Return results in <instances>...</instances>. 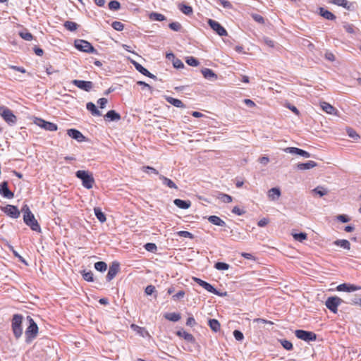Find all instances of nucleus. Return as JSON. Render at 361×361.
<instances>
[{"mask_svg": "<svg viewBox=\"0 0 361 361\" xmlns=\"http://www.w3.org/2000/svg\"><path fill=\"white\" fill-rule=\"evenodd\" d=\"M219 1L224 8H232V4L228 0H219Z\"/></svg>", "mask_w": 361, "mask_h": 361, "instance_id": "64", "label": "nucleus"}, {"mask_svg": "<svg viewBox=\"0 0 361 361\" xmlns=\"http://www.w3.org/2000/svg\"><path fill=\"white\" fill-rule=\"evenodd\" d=\"M293 236L295 240L300 242L307 239V234L305 233H295Z\"/></svg>", "mask_w": 361, "mask_h": 361, "instance_id": "48", "label": "nucleus"}, {"mask_svg": "<svg viewBox=\"0 0 361 361\" xmlns=\"http://www.w3.org/2000/svg\"><path fill=\"white\" fill-rule=\"evenodd\" d=\"M4 211L7 215L14 219H17L20 216V211L17 207L13 205L8 204L4 207Z\"/></svg>", "mask_w": 361, "mask_h": 361, "instance_id": "17", "label": "nucleus"}, {"mask_svg": "<svg viewBox=\"0 0 361 361\" xmlns=\"http://www.w3.org/2000/svg\"><path fill=\"white\" fill-rule=\"evenodd\" d=\"M173 66L176 68H182L184 67L183 63L181 61V60L175 58L173 60Z\"/></svg>", "mask_w": 361, "mask_h": 361, "instance_id": "56", "label": "nucleus"}, {"mask_svg": "<svg viewBox=\"0 0 361 361\" xmlns=\"http://www.w3.org/2000/svg\"><path fill=\"white\" fill-rule=\"evenodd\" d=\"M23 321V316L18 314H14L12 319V329L14 336L18 338L23 334V329L21 327Z\"/></svg>", "mask_w": 361, "mask_h": 361, "instance_id": "4", "label": "nucleus"}, {"mask_svg": "<svg viewBox=\"0 0 361 361\" xmlns=\"http://www.w3.org/2000/svg\"><path fill=\"white\" fill-rule=\"evenodd\" d=\"M336 289L338 291L354 292L360 290L361 287L354 284L342 283L338 285Z\"/></svg>", "mask_w": 361, "mask_h": 361, "instance_id": "16", "label": "nucleus"}, {"mask_svg": "<svg viewBox=\"0 0 361 361\" xmlns=\"http://www.w3.org/2000/svg\"><path fill=\"white\" fill-rule=\"evenodd\" d=\"M105 117L111 121H118L121 118L120 114L116 112L114 110L109 111L105 115Z\"/></svg>", "mask_w": 361, "mask_h": 361, "instance_id": "34", "label": "nucleus"}, {"mask_svg": "<svg viewBox=\"0 0 361 361\" xmlns=\"http://www.w3.org/2000/svg\"><path fill=\"white\" fill-rule=\"evenodd\" d=\"M74 45L79 51L86 53H96L97 51L94 47L87 41L84 39L75 40Z\"/></svg>", "mask_w": 361, "mask_h": 361, "instance_id": "5", "label": "nucleus"}, {"mask_svg": "<svg viewBox=\"0 0 361 361\" xmlns=\"http://www.w3.org/2000/svg\"><path fill=\"white\" fill-rule=\"evenodd\" d=\"M320 106L322 110L324 111L328 114L336 115L338 113L337 109L328 102H322L320 103Z\"/></svg>", "mask_w": 361, "mask_h": 361, "instance_id": "21", "label": "nucleus"}, {"mask_svg": "<svg viewBox=\"0 0 361 361\" xmlns=\"http://www.w3.org/2000/svg\"><path fill=\"white\" fill-rule=\"evenodd\" d=\"M164 317L171 322H178L181 317L179 313L172 312L165 314Z\"/></svg>", "mask_w": 361, "mask_h": 361, "instance_id": "35", "label": "nucleus"}, {"mask_svg": "<svg viewBox=\"0 0 361 361\" xmlns=\"http://www.w3.org/2000/svg\"><path fill=\"white\" fill-rule=\"evenodd\" d=\"M185 61L189 66L193 67H197L200 64L199 61L193 56L187 57Z\"/></svg>", "mask_w": 361, "mask_h": 361, "instance_id": "43", "label": "nucleus"}, {"mask_svg": "<svg viewBox=\"0 0 361 361\" xmlns=\"http://www.w3.org/2000/svg\"><path fill=\"white\" fill-rule=\"evenodd\" d=\"M329 3L338 6H342L348 11H352L353 9V3L349 2L347 0H329Z\"/></svg>", "mask_w": 361, "mask_h": 361, "instance_id": "19", "label": "nucleus"}, {"mask_svg": "<svg viewBox=\"0 0 361 361\" xmlns=\"http://www.w3.org/2000/svg\"><path fill=\"white\" fill-rule=\"evenodd\" d=\"M281 190L279 188H272L268 192V196L271 200H277L281 196Z\"/></svg>", "mask_w": 361, "mask_h": 361, "instance_id": "25", "label": "nucleus"}, {"mask_svg": "<svg viewBox=\"0 0 361 361\" xmlns=\"http://www.w3.org/2000/svg\"><path fill=\"white\" fill-rule=\"evenodd\" d=\"M94 214L96 216V217L97 218V219L101 222V223H104L106 221V216L105 214L102 212V210L100 209V208L99 207H95L94 209Z\"/></svg>", "mask_w": 361, "mask_h": 361, "instance_id": "33", "label": "nucleus"}, {"mask_svg": "<svg viewBox=\"0 0 361 361\" xmlns=\"http://www.w3.org/2000/svg\"><path fill=\"white\" fill-rule=\"evenodd\" d=\"M283 151L286 153L300 155L305 158H309L311 156L307 151L294 147H286L283 149Z\"/></svg>", "mask_w": 361, "mask_h": 361, "instance_id": "11", "label": "nucleus"}, {"mask_svg": "<svg viewBox=\"0 0 361 361\" xmlns=\"http://www.w3.org/2000/svg\"><path fill=\"white\" fill-rule=\"evenodd\" d=\"M208 24L211 27V28L214 30L220 36H226L227 35V31L226 29L221 25L217 21L209 19Z\"/></svg>", "mask_w": 361, "mask_h": 361, "instance_id": "9", "label": "nucleus"}, {"mask_svg": "<svg viewBox=\"0 0 361 361\" xmlns=\"http://www.w3.org/2000/svg\"><path fill=\"white\" fill-rule=\"evenodd\" d=\"M155 290V287L152 285H149L145 288V292L147 295H152Z\"/></svg>", "mask_w": 361, "mask_h": 361, "instance_id": "60", "label": "nucleus"}, {"mask_svg": "<svg viewBox=\"0 0 361 361\" xmlns=\"http://www.w3.org/2000/svg\"><path fill=\"white\" fill-rule=\"evenodd\" d=\"M107 99L106 98H100L97 101V103L101 109H104L106 106V104H107Z\"/></svg>", "mask_w": 361, "mask_h": 361, "instance_id": "63", "label": "nucleus"}, {"mask_svg": "<svg viewBox=\"0 0 361 361\" xmlns=\"http://www.w3.org/2000/svg\"><path fill=\"white\" fill-rule=\"evenodd\" d=\"M178 8L185 15H190L192 13V8L191 6L185 5V4H179Z\"/></svg>", "mask_w": 361, "mask_h": 361, "instance_id": "40", "label": "nucleus"}, {"mask_svg": "<svg viewBox=\"0 0 361 361\" xmlns=\"http://www.w3.org/2000/svg\"><path fill=\"white\" fill-rule=\"evenodd\" d=\"M343 300L337 296H331L326 299V307L332 312L336 313L338 307L343 302Z\"/></svg>", "mask_w": 361, "mask_h": 361, "instance_id": "6", "label": "nucleus"}, {"mask_svg": "<svg viewBox=\"0 0 361 361\" xmlns=\"http://www.w3.org/2000/svg\"><path fill=\"white\" fill-rule=\"evenodd\" d=\"M346 130H347V133L349 135V137H350L353 139H357L359 137V135L353 129L349 128H347Z\"/></svg>", "mask_w": 361, "mask_h": 361, "instance_id": "58", "label": "nucleus"}, {"mask_svg": "<svg viewBox=\"0 0 361 361\" xmlns=\"http://www.w3.org/2000/svg\"><path fill=\"white\" fill-rule=\"evenodd\" d=\"M208 221L210 223H212V224H213L214 225L219 226H226L225 221H223L219 216H215V215L209 216L208 217Z\"/></svg>", "mask_w": 361, "mask_h": 361, "instance_id": "27", "label": "nucleus"}, {"mask_svg": "<svg viewBox=\"0 0 361 361\" xmlns=\"http://www.w3.org/2000/svg\"><path fill=\"white\" fill-rule=\"evenodd\" d=\"M201 72L205 79L210 81H214L217 79V75L212 70L207 68H202Z\"/></svg>", "mask_w": 361, "mask_h": 361, "instance_id": "20", "label": "nucleus"}, {"mask_svg": "<svg viewBox=\"0 0 361 361\" xmlns=\"http://www.w3.org/2000/svg\"><path fill=\"white\" fill-rule=\"evenodd\" d=\"M0 116L10 126L14 125L17 121V118L12 111L3 105L0 106Z\"/></svg>", "mask_w": 361, "mask_h": 361, "instance_id": "3", "label": "nucleus"}, {"mask_svg": "<svg viewBox=\"0 0 361 361\" xmlns=\"http://www.w3.org/2000/svg\"><path fill=\"white\" fill-rule=\"evenodd\" d=\"M319 14L327 20H334L336 16L331 12L324 9V8H319Z\"/></svg>", "mask_w": 361, "mask_h": 361, "instance_id": "31", "label": "nucleus"}, {"mask_svg": "<svg viewBox=\"0 0 361 361\" xmlns=\"http://www.w3.org/2000/svg\"><path fill=\"white\" fill-rule=\"evenodd\" d=\"M178 235L180 237H183V238H193V235L188 232V231H179L178 232Z\"/></svg>", "mask_w": 361, "mask_h": 361, "instance_id": "54", "label": "nucleus"}, {"mask_svg": "<svg viewBox=\"0 0 361 361\" xmlns=\"http://www.w3.org/2000/svg\"><path fill=\"white\" fill-rule=\"evenodd\" d=\"M20 36L25 40L30 41L32 39L33 36L30 32H20Z\"/></svg>", "mask_w": 361, "mask_h": 361, "instance_id": "52", "label": "nucleus"}, {"mask_svg": "<svg viewBox=\"0 0 361 361\" xmlns=\"http://www.w3.org/2000/svg\"><path fill=\"white\" fill-rule=\"evenodd\" d=\"M35 123L41 128L49 131H56L57 130V126L55 123L45 121L41 118H38Z\"/></svg>", "mask_w": 361, "mask_h": 361, "instance_id": "12", "label": "nucleus"}, {"mask_svg": "<svg viewBox=\"0 0 361 361\" xmlns=\"http://www.w3.org/2000/svg\"><path fill=\"white\" fill-rule=\"evenodd\" d=\"M131 63L134 65L135 69L139 71L142 75L147 76L150 78H155L156 76L153 74H152L148 70H147L145 68H144L141 64L139 63L132 60Z\"/></svg>", "mask_w": 361, "mask_h": 361, "instance_id": "18", "label": "nucleus"}, {"mask_svg": "<svg viewBox=\"0 0 361 361\" xmlns=\"http://www.w3.org/2000/svg\"><path fill=\"white\" fill-rule=\"evenodd\" d=\"M86 108L93 116H100L102 115L101 112L97 109L95 104L92 102L87 103Z\"/></svg>", "mask_w": 361, "mask_h": 361, "instance_id": "30", "label": "nucleus"}, {"mask_svg": "<svg viewBox=\"0 0 361 361\" xmlns=\"http://www.w3.org/2000/svg\"><path fill=\"white\" fill-rule=\"evenodd\" d=\"M72 83L78 88L86 92H90L94 87V84L91 81H85L80 80H73Z\"/></svg>", "mask_w": 361, "mask_h": 361, "instance_id": "10", "label": "nucleus"}, {"mask_svg": "<svg viewBox=\"0 0 361 361\" xmlns=\"http://www.w3.org/2000/svg\"><path fill=\"white\" fill-rule=\"evenodd\" d=\"M119 264L116 262H114L109 267L107 275L106 280L108 281H111L118 273L119 271Z\"/></svg>", "mask_w": 361, "mask_h": 361, "instance_id": "13", "label": "nucleus"}, {"mask_svg": "<svg viewBox=\"0 0 361 361\" xmlns=\"http://www.w3.org/2000/svg\"><path fill=\"white\" fill-rule=\"evenodd\" d=\"M173 203L178 207L184 209H188L191 205V202L190 201L182 200L180 199L174 200Z\"/></svg>", "mask_w": 361, "mask_h": 361, "instance_id": "28", "label": "nucleus"}, {"mask_svg": "<svg viewBox=\"0 0 361 361\" xmlns=\"http://www.w3.org/2000/svg\"><path fill=\"white\" fill-rule=\"evenodd\" d=\"M317 164L314 161H308L306 163H299L297 164L296 168L300 171L309 170L316 167Z\"/></svg>", "mask_w": 361, "mask_h": 361, "instance_id": "23", "label": "nucleus"}, {"mask_svg": "<svg viewBox=\"0 0 361 361\" xmlns=\"http://www.w3.org/2000/svg\"><path fill=\"white\" fill-rule=\"evenodd\" d=\"M295 335L298 338L306 342L314 341L317 339V335L314 332L305 330H296Z\"/></svg>", "mask_w": 361, "mask_h": 361, "instance_id": "8", "label": "nucleus"}, {"mask_svg": "<svg viewBox=\"0 0 361 361\" xmlns=\"http://www.w3.org/2000/svg\"><path fill=\"white\" fill-rule=\"evenodd\" d=\"M334 244L346 250L350 249V243L348 240H337L334 241Z\"/></svg>", "mask_w": 361, "mask_h": 361, "instance_id": "37", "label": "nucleus"}, {"mask_svg": "<svg viewBox=\"0 0 361 361\" xmlns=\"http://www.w3.org/2000/svg\"><path fill=\"white\" fill-rule=\"evenodd\" d=\"M217 198L224 203H229L233 200V198L231 195L222 192H219L218 194Z\"/></svg>", "mask_w": 361, "mask_h": 361, "instance_id": "38", "label": "nucleus"}, {"mask_svg": "<svg viewBox=\"0 0 361 361\" xmlns=\"http://www.w3.org/2000/svg\"><path fill=\"white\" fill-rule=\"evenodd\" d=\"M166 100L167 102L171 104V105L178 107V108H185V105L182 102L181 100L178 99H176L171 97H166Z\"/></svg>", "mask_w": 361, "mask_h": 361, "instance_id": "24", "label": "nucleus"}, {"mask_svg": "<svg viewBox=\"0 0 361 361\" xmlns=\"http://www.w3.org/2000/svg\"><path fill=\"white\" fill-rule=\"evenodd\" d=\"M177 335L180 337H183L185 340L188 341H193L194 340L193 336L191 334L188 333L185 331H178L177 332Z\"/></svg>", "mask_w": 361, "mask_h": 361, "instance_id": "39", "label": "nucleus"}, {"mask_svg": "<svg viewBox=\"0 0 361 361\" xmlns=\"http://www.w3.org/2000/svg\"><path fill=\"white\" fill-rule=\"evenodd\" d=\"M313 193L319 195L322 197L328 193V190L322 186H317L312 190Z\"/></svg>", "mask_w": 361, "mask_h": 361, "instance_id": "42", "label": "nucleus"}, {"mask_svg": "<svg viewBox=\"0 0 361 361\" xmlns=\"http://www.w3.org/2000/svg\"><path fill=\"white\" fill-rule=\"evenodd\" d=\"M67 134L68 136L79 142H84L86 140L85 137L79 130L74 128L68 129L67 130Z\"/></svg>", "mask_w": 361, "mask_h": 361, "instance_id": "14", "label": "nucleus"}, {"mask_svg": "<svg viewBox=\"0 0 361 361\" xmlns=\"http://www.w3.org/2000/svg\"><path fill=\"white\" fill-rule=\"evenodd\" d=\"M185 293L183 290H180L176 294L173 295V299L175 300L182 299L185 296Z\"/></svg>", "mask_w": 361, "mask_h": 361, "instance_id": "62", "label": "nucleus"}, {"mask_svg": "<svg viewBox=\"0 0 361 361\" xmlns=\"http://www.w3.org/2000/svg\"><path fill=\"white\" fill-rule=\"evenodd\" d=\"M145 248L146 250L152 252H154L157 251V245L152 243H148L145 245Z\"/></svg>", "mask_w": 361, "mask_h": 361, "instance_id": "50", "label": "nucleus"}, {"mask_svg": "<svg viewBox=\"0 0 361 361\" xmlns=\"http://www.w3.org/2000/svg\"><path fill=\"white\" fill-rule=\"evenodd\" d=\"M233 336L237 341H242L244 338L243 333L238 330L233 331Z\"/></svg>", "mask_w": 361, "mask_h": 361, "instance_id": "59", "label": "nucleus"}, {"mask_svg": "<svg viewBox=\"0 0 361 361\" xmlns=\"http://www.w3.org/2000/svg\"><path fill=\"white\" fill-rule=\"evenodd\" d=\"M27 319L29 321L30 325L25 331V335L27 339H33L37 335L38 326L31 317L27 316Z\"/></svg>", "mask_w": 361, "mask_h": 361, "instance_id": "7", "label": "nucleus"}, {"mask_svg": "<svg viewBox=\"0 0 361 361\" xmlns=\"http://www.w3.org/2000/svg\"><path fill=\"white\" fill-rule=\"evenodd\" d=\"M142 170L145 173H153L156 175H158L159 174V172L157 169H155L154 168H152L151 166H143L142 167Z\"/></svg>", "mask_w": 361, "mask_h": 361, "instance_id": "57", "label": "nucleus"}, {"mask_svg": "<svg viewBox=\"0 0 361 361\" xmlns=\"http://www.w3.org/2000/svg\"><path fill=\"white\" fill-rule=\"evenodd\" d=\"M169 27L173 31H180L181 29V25L178 22H173L169 25Z\"/></svg>", "mask_w": 361, "mask_h": 361, "instance_id": "51", "label": "nucleus"}, {"mask_svg": "<svg viewBox=\"0 0 361 361\" xmlns=\"http://www.w3.org/2000/svg\"><path fill=\"white\" fill-rule=\"evenodd\" d=\"M149 18H150V20L155 21H163L166 20V17L163 14L156 12H152L149 13Z\"/></svg>", "mask_w": 361, "mask_h": 361, "instance_id": "36", "label": "nucleus"}, {"mask_svg": "<svg viewBox=\"0 0 361 361\" xmlns=\"http://www.w3.org/2000/svg\"><path fill=\"white\" fill-rule=\"evenodd\" d=\"M75 176L78 178L82 180V184L84 188L91 189L94 183V179L92 173L87 171L79 170L76 171Z\"/></svg>", "mask_w": 361, "mask_h": 361, "instance_id": "2", "label": "nucleus"}, {"mask_svg": "<svg viewBox=\"0 0 361 361\" xmlns=\"http://www.w3.org/2000/svg\"><path fill=\"white\" fill-rule=\"evenodd\" d=\"M83 279L87 281H93V274L92 271H84L82 274Z\"/></svg>", "mask_w": 361, "mask_h": 361, "instance_id": "53", "label": "nucleus"}, {"mask_svg": "<svg viewBox=\"0 0 361 361\" xmlns=\"http://www.w3.org/2000/svg\"><path fill=\"white\" fill-rule=\"evenodd\" d=\"M202 287L204 288L205 290H207L208 292L214 293V295H216L219 296H226L227 295L226 292H224V293L219 292L216 288H214L210 283H209L206 281L203 283Z\"/></svg>", "mask_w": 361, "mask_h": 361, "instance_id": "22", "label": "nucleus"}, {"mask_svg": "<svg viewBox=\"0 0 361 361\" xmlns=\"http://www.w3.org/2000/svg\"><path fill=\"white\" fill-rule=\"evenodd\" d=\"M0 194L7 199H11L14 197L13 192L8 189L6 181H4L0 184Z\"/></svg>", "mask_w": 361, "mask_h": 361, "instance_id": "15", "label": "nucleus"}, {"mask_svg": "<svg viewBox=\"0 0 361 361\" xmlns=\"http://www.w3.org/2000/svg\"><path fill=\"white\" fill-rule=\"evenodd\" d=\"M130 328L142 337L149 336L148 331L143 327H140L136 324H133L130 325Z\"/></svg>", "mask_w": 361, "mask_h": 361, "instance_id": "26", "label": "nucleus"}, {"mask_svg": "<svg viewBox=\"0 0 361 361\" xmlns=\"http://www.w3.org/2000/svg\"><path fill=\"white\" fill-rule=\"evenodd\" d=\"M209 326L212 331L217 332L220 330V324L218 320L215 319H211L208 322Z\"/></svg>", "mask_w": 361, "mask_h": 361, "instance_id": "32", "label": "nucleus"}, {"mask_svg": "<svg viewBox=\"0 0 361 361\" xmlns=\"http://www.w3.org/2000/svg\"><path fill=\"white\" fill-rule=\"evenodd\" d=\"M159 178L161 180H162L163 184L166 185L167 187L170 188L178 189L177 185L171 179L165 177L163 175H159Z\"/></svg>", "mask_w": 361, "mask_h": 361, "instance_id": "29", "label": "nucleus"}, {"mask_svg": "<svg viewBox=\"0 0 361 361\" xmlns=\"http://www.w3.org/2000/svg\"><path fill=\"white\" fill-rule=\"evenodd\" d=\"M23 214V221L25 224L30 226V228L37 232H40L41 228L40 226L36 220L34 214L30 211L29 207L27 204H25L21 209Z\"/></svg>", "mask_w": 361, "mask_h": 361, "instance_id": "1", "label": "nucleus"}, {"mask_svg": "<svg viewBox=\"0 0 361 361\" xmlns=\"http://www.w3.org/2000/svg\"><path fill=\"white\" fill-rule=\"evenodd\" d=\"M253 322L258 323V324H270V325L274 324V322H272L271 321L267 320V319H262V318H256L253 320Z\"/></svg>", "mask_w": 361, "mask_h": 361, "instance_id": "55", "label": "nucleus"}, {"mask_svg": "<svg viewBox=\"0 0 361 361\" xmlns=\"http://www.w3.org/2000/svg\"><path fill=\"white\" fill-rule=\"evenodd\" d=\"M280 343L286 350H290L293 349V344L291 342L287 340H281Z\"/></svg>", "mask_w": 361, "mask_h": 361, "instance_id": "49", "label": "nucleus"}, {"mask_svg": "<svg viewBox=\"0 0 361 361\" xmlns=\"http://www.w3.org/2000/svg\"><path fill=\"white\" fill-rule=\"evenodd\" d=\"M94 268L99 271H104L106 270L107 265L104 262H97L94 264Z\"/></svg>", "mask_w": 361, "mask_h": 361, "instance_id": "44", "label": "nucleus"}, {"mask_svg": "<svg viewBox=\"0 0 361 361\" xmlns=\"http://www.w3.org/2000/svg\"><path fill=\"white\" fill-rule=\"evenodd\" d=\"M336 218L339 221L343 223H346L350 221V219L346 215L344 214L338 215Z\"/></svg>", "mask_w": 361, "mask_h": 361, "instance_id": "61", "label": "nucleus"}, {"mask_svg": "<svg viewBox=\"0 0 361 361\" xmlns=\"http://www.w3.org/2000/svg\"><path fill=\"white\" fill-rule=\"evenodd\" d=\"M109 8L112 11H117L121 8V4L116 0H112L109 3Z\"/></svg>", "mask_w": 361, "mask_h": 361, "instance_id": "45", "label": "nucleus"}, {"mask_svg": "<svg viewBox=\"0 0 361 361\" xmlns=\"http://www.w3.org/2000/svg\"><path fill=\"white\" fill-rule=\"evenodd\" d=\"M64 27L68 30H70V31H75L78 29V24L75 22H73V21H66L64 23Z\"/></svg>", "mask_w": 361, "mask_h": 361, "instance_id": "41", "label": "nucleus"}, {"mask_svg": "<svg viewBox=\"0 0 361 361\" xmlns=\"http://www.w3.org/2000/svg\"><path fill=\"white\" fill-rule=\"evenodd\" d=\"M214 267L218 270H228L229 269V264L225 262H216L214 264Z\"/></svg>", "mask_w": 361, "mask_h": 361, "instance_id": "46", "label": "nucleus"}, {"mask_svg": "<svg viewBox=\"0 0 361 361\" xmlns=\"http://www.w3.org/2000/svg\"><path fill=\"white\" fill-rule=\"evenodd\" d=\"M111 26L114 30L117 31H121L124 28V25L119 21H114L111 23Z\"/></svg>", "mask_w": 361, "mask_h": 361, "instance_id": "47", "label": "nucleus"}]
</instances>
